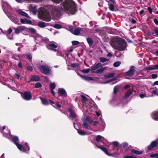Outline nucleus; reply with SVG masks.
<instances>
[{
  "mask_svg": "<svg viewBox=\"0 0 158 158\" xmlns=\"http://www.w3.org/2000/svg\"><path fill=\"white\" fill-rule=\"evenodd\" d=\"M60 8L51 6L52 15H56L64 11L68 14L73 15L77 11L76 5L74 2L72 0H65L60 4Z\"/></svg>",
  "mask_w": 158,
  "mask_h": 158,
  "instance_id": "1",
  "label": "nucleus"
},
{
  "mask_svg": "<svg viewBox=\"0 0 158 158\" xmlns=\"http://www.w3.org/2000/svg\"><path fill=\"white\" fill-rule=\"evenodd\" d=\"M110 45L114 49L122 51L126 48L127 44L124 40L117 37L112 39Z\"/></svg>",
  "mask_w": 158,
  "mask_h": 158,
  "instance_id": "2",
  "label": "nucleus"
},
{
  "mask_svg": "<svg viewBox=\"0 0 158 158\" xmlns=\"http://www.w3.org/2000/svg\"><path fill=\"white\" fill-rule=\"evenodd\" d=\"M38 17L40 19L46 21H49L51 17L49 11L43 7L40 8L38 12Z\"/></svg>",
  "mask_w": 158,
  "mask_h": 158,
  "instance_id": "3",
  "label": "nucleus"
},
{
  "mask_svg": "<svg viewBox=\"0 0 158 158\" xmlns=\"http://www.w3.org/2000/svg\"><path fill=\"white\" fill-rule=\"evenodd\" d=\"M39 70L42 73L48 75L51 73V70L50 68L47 65H41L39 67Z\"/></svg>",
  "mask_w": 158,
  "mask_h": 158,
  "instance_id": "4",
  "label": "nucleus"
},
{
  "mask_svg": "<svg viewBox=\"0 0 158 158\" xmlns=\"http://www.w3.org/2000/svg\"><path fill=\"white\" fill-rule=\"evenodd\" d=\"M20 94L22 98L25 100H30L32 98V95L30 92L25 91L24 92H22Z\"/></svg>",
  "mask_w": 158,
  "mask_h": 158,
  "instance_id": "5",
  "label": "nucleus"
},
{
  "mask_svg": "<svg viewBox=\"0 0 158 158\" xmlns=\"http://www.w3.org/2000/svg\"><path fill=\"white\" fill-rule=\"evenodd\" d=\"M25 144L27 146L26 149L23 147V146L18 143L16 144V145L19 150L26 152L27 151H28L30 150V148L27 143H25Z\"/></svg>",
  "mask_w": 158,
  "mask_h": 158,
  "instance_id": "6",
  "label": "nucleus"
},
{
  "mask_svg": "<svg viewBox=\"0 0 158 158\" xmlns=\"http://www.w3.org/2000/svg\"><path fill=\"white\" fill-rule=\"evenodd\" d=\"M85 30V29L78 27L75 29L73 34L76 35H80L81 32L84 31Z\"/></svg>",
  "mask_w": 158,
  "mask_h": 158,
  "instance_id": "7",
  "label": "nucleus"
},
{
  "mask_svg": "<svg viewBox=\"0 0 158 158\" xmlns=\"http://www.w3.org/2000/svg\"><path fill=\"white\" fill-rule=\"evenodd\" d=\"M26 27L23 26H20L17 28H14L15 30V33L16 34H18L25 30Z\"/></svg>",
  "mask_w": 158,
  "mask_h": 158,
  "instance_id": "8",
  "label": "nucleus"
},
{
  "mask_svg": "<svg viewBox=\"0 0 158 158\" xmlns=\"http://www.w3.org/2000/svg\"><path fill=\"white\" fill-rule=\"evenodd\" d=\"M158 143L157 140H155L152 141L151 143L147 147L148 150H151L154 148H155L158 145Z\"/></svg>",
  "mask_w": 158,
  "mask_h": 158,
  "instance_id": "9",
  "label": "nucleus"
},
{
  "mask_svg": "<svg viewBox=\"0 0 158 158\" xmlns=\"http://www.w3.org/2000/svg\"><path fill=\"white\" fill-rule=\"evenodd\" d=\"M89 118H87L83 121V126L85 129L88 130L89 125L88 123L89 122L90 123H92L91 122H90L89 120Z\"/></svg>",
  "mask_w": 158,
  "mask_h": 158,
  "instance_id": "10",
  "label": "nucleus"
},
{
  "mask_svg": "<svg viewBox=\"0 0 158 158\" xmlns=\"http://www.w3.org/2000/svg\"><path fill=\"white\" fill-rule=\"evenodd\" d=\"M16 12L21 16H24L27 18H29L28 14L21 10H18L16 11Z\"/></svg>",
  "mask_w": 158,
  "mask_h": 158,
  "instance_id": "11",
  "label": "nucleus"
},
{
  "mask_svg": "<svg viewBox=\"0 0 158 158\" xmlns=\"http://www.w3.org/2000/svg\"><path fill=\"white\" fill-rule=\"evenodd\" d=\"M58 47L57 44L54 42H51L49 43L48 44L47 47L48 48L50 49V48H56Z\"/></svg>",
  "mask_w": 158,
  "mask_h": 158,
  "instance_id": "12",
  "label": "nucleus"
},
{
  "mask_svg": "<svg viewBox=\"0 0 158 158\" xmlns=\"http://www.w3.org/2000/svg\"><path fill=\"white\" fill-rule=\"evenodd\" d=\"M102 64L101 63H98L96 65L92 66L90 68V70L93 72H94V70H97L99 67H102Z\"/></svg>",
  "mask_w": 158,
  "mask_h": 158,
  "instance_id": "13",
  "label": "nucleus"
},
{
  "mask_svg": "<svg viewBox=\"0 0 158 158\" xmlns=\"http://www.w3.org/2000/svg\"><path fill=\"white\" fill-rule=\"evenodd\" d=\"M49 102L52 106L55 108H56V107L58 108H60L61 107V105L57 102H54L51 100H49Z\"/></svg>",
  "mask_w": 158,
  "mask_h": 158,
  "instance_id": "14",
  "label": "nucleus"
},
{
  "mask_svg": "<svg viewBox=\"0 0 158 158\" xmlns=\"http://www.w3.org/2000/svg\"><path fill=\"white\" fill-rule=\"evenodd\" d=\"M58 93L60 95L64 97L67 96V93L65 90L63 88H60L59 89Z\"/></svg>",
  "mask_w": 158,
  "mask_h": 158,
  "instance_id": "15",
  "label": "nucleus"
},
{
  "mask_svg": "<svg viewBox=\"0 0 158 158\" xmlns=\"http://www.w3.org/2000/svg\"><path fill=\"white\" fill-rule=\"evenodd\" d=\"M107 69V68L106 67H101L100 69H97L94 72L95 73L97 74H102L103 72Z\"/></svg>",
  "mask_w": 158,
  "mask_h": 158,
  "instance_id": "16",
  "label": "nucleus"
},
{
  "mask_svg": "<svg viewBox=\"0 0 158 158\" xmlns=\"http://www.w3.org/2000/svg\"><path fill=\"white\" fill-rule=\"evenodd\" d=\"M69 112L70 113V116L73 118H75L76 117V114L73 111L72 109L71 108H69L68 110Z\"/></svg>",
  "mask_w": 158,
  "mask_h": 158,
  "instance_id": "17",
  "label": "nucleus"
},
{
  "mask_svg": "<svg viewBox=\"0 0 158 158\" xmlns=\"http://www.w3.org/2000/svg\"><path fill=\"white\" fill-rule=\"evenodd\" d=\"M20 22L22 24H31V20H27L26 19H23L20 18Z\"/></svg>",
  "mask_w": 158,
  "mask_h": 158,
  "instance_id": "18",
  "label": "nucleus"
},
{
  "mask_svg": "<svg viewBox=\"0 0 158 158\" xmlns=\"http://www.w3.org/2000/svg\"><path fill=\"white\" fill-rule=\"evenodd\" d=\"M155 69H158V64L152 65L147 68V70H153Z\"/></svg>",
  "mask_w": 158,
  "mask_h": 158,
  "instance_id": "19",
  "label": "nucleus"
},
{
  "mask_svg": "<svg viewBox=\"0 0 158 158\" xmlns=\"http://www.w3.org/2000/svg\"><path fill=\"white\" fill-rule=\"evenodd\" d=\"M152 116L154 120H158V111L153 112L152 115Z\"/></svg>",
  "mask_w": 158,
  "mask_h": 158,
  "instance_id": "20",
  "label": "nucleus"
},
{
  "mask_svg": "<svg viewBox=\"0 0 158 158\" xmlns=\"http://www.w3.org/2000/svg\"><path fill=\"white\" fill-rule=\"evenodd\" d=\"M31 80L32 81H40V78L37 75L32 76L31 78Z\"/></svg>",
  "mask_w": 158,
  "mask_h": 158,
  "instance_id": "21",
  "label": "nucleus"
},
{
  "mask_svg": "<svg viewBox=\"0 0 158 158\" xmlns=\"http://www.w3.org/2000/svg\"><path fill=\"white\" fill-rule=\"evenodd\" d=\"M97 146L98 148H100V149L102 150L107 155L109 156L110 155L108 152V151L106 148L104 147H103L102 146Z\"/></svg>",
  "mask_w": 158,
  "mask_h": 158,
  "instance_id": "22",
  "label": "nucleus"
},
{
  "mask_svg": "<svg viewBox=\"0 0 158 158\" xmlns=\"http://www.w3.org/2000/svg\"><path fill=\"white\" fill-rule=\"evenodd\" d=\"M12 30L11 28H9L8 30V31L7 32V36L8 38L10 40H12L13 39V34L11 35V37H9V36L10 35V34L12 33Z\"/></svg>",
  "mask_w": 158,
  "mask_h": 158,
  "instance_id": "23",
  "label": "nucleus"
},
{
  "mask_svg": "<svg viewBox=\"0 0 158 158\" xmlns=\"http://www.w3.org/2000/svg\"><path fill=\"white\" fill-rule=\"evenodd\" d=\"M131 151L132 152L135 153L136 155H140L142 154L143 153V151H139L138 150L134 149H132L131 150Z\"/></svg>",
  "mask_w": 158,
  "mask_h": 158,
  "instance_id": "24",
  "label": "nucleus"
},
{
  "mask_svg": "<svg viewBox=\"0 0 158 158\" xmlns=\"http://www.w3.org/2000/svg\"><path fill=\"white\" fill-rule=\"evenodd\" d=\"M132 91L131 89H130L128 91H127L125 94L124 95V98H128L131 95L132 93Z\"/></svg>",
  "mask_w": 158,
  "mask_h": 158,
  "instance_id": "25",
  "label": "nucleus"
},
{
  "mask_svg": "<svg viewBox=\"0 0 158 158\" xmlns=\"http://www.w3.org/2000/svg\"><path fill=\"white\" fill-rule=\"evenodd\" d=\"M150 90L152 93L155 95L157 94L158 92V89L156 88H152L150 89Z\"/></svg>",
  "mask_w": 158,
  "mask_h": 158,
  "instance_id": "26",
  "label": "nucleus"
},
{
  "mask_svg": "<svg viewBox=\"0 0 158 158\" xmlns=\"http://www.w3.org/2000/svg\"><path fill=\"white\" fill-rule=\"evenodd\" d=\"M38 26L41 28H44L47 26V25L45 22H40L38 23Z\"/></svg>",
  "mask_w": 158,
  "mask_h": 158,
  "instance_id": "27",
  "label": "nucleus"
},
{
  "mask_svg": "<svg viewBox=\"0 0 158 158\" xmlns=\"http://www.w3.org/2000/svg\"><path fill=\"white\" fill-rule=\"evenodd\" d=\"M114 73H111L105 75L104 77L106 79L114 77Z\"/></svg>",
  "mask_w": 158,
  "mask_h": 158,
  "instance_id": "28",
  "label": "nucleus"
},
{
  "mask_svg": "<svg viewBox=\"0 0 158 158\" xmlns=\"http://www.w3.org/2000/svg\"><path fill=\"white\" fill-rule=\"evenodd\" d=\"M40 99L42 103L45 105L48 104V102L47 100L44 98H43L42 97L40 98Z\"/></svg>",
  "mask_w": 158,
  "mask_h": 158,
  "instance_id": "29",
  "label": "nucleus"
},
{
  "mask_svg": "<svg viewBox=\"0 0 158 158\" xmlns=\"http://www.w3.org/2000/svg\"><path fill=\"white\" fill-rule=\"evenodd\" d=\"M12 140L15 144L18 143V142L19 141V138L17 136H14Z\"/></svg>",
  "mask_w": 158,
  "mask_h": 158,
  "instance_id": "30",
  "label": "nucleus"
},
{
  "mask_svg": "<svg viewBox=\"0 0 158 158\" xmlns=\"http://www.w3.org/2000/svg\"><path fill=\"white\" fill-rule=\"evenodd\" d=\"M87 41L89 46L92 45L93 44L92 40L89 37H88L87 39Z\"/></svg>",
  "mask_w": 158,
  "mask_h": 158,
  "instance_id": "31",
  "label": "nucleus"
},
{
  "mask_svg": "<svg viewBox=\"0 0 158 158\" xmlns=\"http://www.w3.org/2000/svg\"><path fill=\"white\" fill-rule=\"evenodd\" d=\"M77 131L78 133L81 135H84L86 134V132L85 131L81 130H79L78 129H77Z\"/></svg>",
  "mask_w": 158,
  "mask_h": 158,
  "instance_id": "32",
  "label": "nucleus"
},
{
  "mask_svg": "<svg viewBox=\"0 0 158 158\" xmlns=\"http://www.w3.org/2000/svg\"><path fill=\"white\" fill-rule=\"evenodd\" d=\"M50 88L51 90L54 89L56 87V84L55 83H51L50 85Z\"/></svg>",
  "mask_w": 158,
  "mask_h": 158,
  "instance_id": "33",
  "label": "nucleus"
},
{
  "mask_svg": "<svg viewBox=\"0 0 158 158\" xmlns=\"http://www.w3.org/2000/svg\"><path fill=\"white\" fill-rule=\"evenodd\" d=\"M31 11L33 14L35 15L37 13V9L36 7H32L31 8Z\"/></svg>",
  "mask_w": 158,
  "mask_h": 158,
  "instance_id": "34",
  "label": "nucleus"
},
{
  "mask_svg": "<svg viewBox=\"0 0 158 158\" xmlns=\"http://www.w3.org/2000/svg\"><path fill=\"white\" fill-rule=\"evenodd\" d=\"M101 62L104 63L106 61H108L109 60L104 57H102L99 58Z\"/></svg>",
  "mask_w": 158,
  "mask_h": 158,
  "instance_id": "35",
  "label": "nucleus"
},
{
  "mask_svg": "<svg viewBox=\"0 0 158 158\" xmlns=\"http://www.w3.org/2000/svg\"><path fill=\"white\" fill-rule=\"evenodd\" d=\"M121 63L120 61H116L113 64V66L115 67H118L121 64Z\"/></svg>",
  "mask_w": 158,
  "mask_h": 158,
  "instance_id": "36",
  "label": "nucleus"
},
{
  "mask_svg": "<svg viewBox=\"0 0 158 158\" xmlns=\"http://www.w3.org/2000/svg\"><path fill=\"white\" fill-rule=\"evenodd\" d=\"M109 8L110 10L111 11H114V5L112 4L108 3Z\"/></svg>",
  "mask_w": 158,
  "mask_h": 158,
  "instance_id": "37",
  "label": "nucleus"
},
{
  "mask_svg": "<svg viewBox=\"0 0 158 158\" xmlns=\"http://www.w3.org/2000/svg\"><path fill=\"white\" fill-rule=\"evenodd\" d=\"M119 86H116L114 87L113 92L114 94H116L117 93L119 89Z\"/></svg>",
  "mask_w": 158,
  "mask_h": 158,
  "instance_id": "38",
  "label": "nucleus"
},
{
  "mask_svg": "<svg viewBox=\"0 0 158 158\" xmlns=\"http://www.w3.org/2000/svg\"><path fill=\"white\" fill-rule=\"evenodd\" d=\"M102 138V137L100 135H98L96 138V140L98 142H99L100 141H101V140Z\"/></svg>",
  "mask_w": 158,
  "mask_h": 158,
  "instance_id": "39",
  "label": "nucleus"
},
{
  "mask_svg": "<svg viewBox=\"0 0 158 158\" xmlns=\"http://www.w3.org/2000/svg\"><path fill=\"white\" fill-rule=\"evenodd\" d=\"M42 87V85L41 84L40 82H37L36 83L35 85V87L36 88H40Z\"/></svg>",
  "mask_w": 158,
  "mask_h": 158,
  "instance_id": "40",
  "label": "nucleus"
},
{
  "mask_svg": "<svg viewBox=\"0 0 158 158\" xmlns=\"http://www.w3.org/2000/svg\"><path fill=\"white\" fill-rule=\"evenodd\" d=\"M134 72L131 71L130 70L126 73V74L128 76H133L134 75Z\"/></svg>",
  "mask_w": 158,
  "mask_h": 158,
  "instance_id": "41",
  "label": "nucleus"
},
{
  "mask_svg": "<svg viewBox=\"0 0 158 158\" xmlns=\"http://www.w3.org/2000/svg\"><path fill=\"white\" fill-rule=\"evenodd\" d=\"M29 30L33 34H35L36 32V30L33 28H30Z\"/></svg>",
  "mask_w": 158,
  "mask_h": 158,
  "instance_id": "42",
  "label": "nucleus"
},
{
  "mask_svg": "<svg viewBox=\"0 0 158 158\" xmlns=\"http://www.w3.org/2000/svg\"><path fill=\"white\" fill-rule=\"evenodd\" d=\"M152 52L154 55L158 56V50L154 49L152 51Z\"/></svg>",
  "mask_w": 158,
  "mask_h": 158,
  "instance_id": "43",
  "label": "nucleus"
},
{
  "mask_svg": "<svg viewBox=\"0 0 158 158\" xmlns=\"http://www.w3.org/2000/svg\"><path fill=\"white\" fill-rule=\"evenodd\" d=\"M54 27L57 29H60L62 28V26L59 24H55L54 25Z\"/></svg>",
  "mask_w": 158,
  "mask_h": 158,
  "instance_id": "44",
  "label": "nucleus"
},
{
  "mask_svg": "<svg viewBox=\"0 0 158 158\" xmlns=\"http://www.w3.org/2000/svg\"><path fill=\"white\" fill-rule=\"evenodd\" d=\"M72 43L73 45L75 46L79 44V42L77 41H73Z\"/></svg>",
  "mask_w": 158,
  "mask_h": 158,
  "instance_id": "45",
  "label": "nucleus"
},
{
  "mask_svg": "<svg viewBox=\"0 0 158 158\" xmlns=\"http://www.w3.org/2000/svg\"><path fill=\"white\" fill-rule=\"evenodd\" d=\"M123 147L125 148H127L128 146V144L127 143H124L122 144Z\"/></svg>",
  "mask_w": 158,
  "mask_h": 158,
  "instance_id": "46",
  "label": "nucleus"
},
{
  "mask_svg": "<svg viewBox=\"0 0 158 158\" xmlns=\"http://www.w3.org/2000/svg\"><path fill=\"white\" fill-rule=\"evenodd\" d=\"M75 29V27L72 26H70L69 27V31L72 33H73Z\"/></svg>",
  "mask_w": 158,
  "mask_h": 158,
  "instance_id": "47",
  "label": "nucleus"
},
{
  "mask_svg": "<svg viewBox=\"0 0 158 158\" xmlns=\"http://www.w3.org/2000/svg\"><path fill=\"white\" fill-rule=\"evenodd\" d=\"M81 98H82V100H83V102H86L87 100V98L85 96L83 95H81Z\"/></svg>",
  "mask_w": 158,
  "mask_h": 158,
  "instance_id": "48",
  "label": "nucleus"
},
{
  "mask_svg": "<svg viewBox=\"0 0 158 158\" xmlns=\"http://www.w3.org/2000/svg\"><path fill=\"white\" fill-rule=\"evenodd\" d=\"M71 66L73 68H75L77 67H78L79 66V64L77 63L72 64H71Z\"/></svg>",
  "mask_w": 158,
  "mask_h": 158,
  "instance_id": "49",
  "label": "nucleus"
},
{
  "mask_svg": "<svg viewBox=\"0 0 158 158\" xmlns=\"http://www.w3.org/2000/svg\"><path fill=\"white\" fill-rule=\"evenodd\" d=\"M112 143L113 144L114 147H118L119 146V143L118 142H114Z\"/></svg>",
  "mask_w": 158,
  "mask_h": 158,
  "instance_id": "50",
  "label": "nucleus"
},
{
  "mask_svg": "<svg viewBox=\"0 0 158 158\" xmlns=\"http://www.w3.org/2000/svg\"><path fill=\"white\" fill-rule=\"evenodd\" d=\"M116 78H112L111 79H110V80H109L108 81L105 82L103 84H106V83H109L110 82H111L113 81H114V80H116Z\"/></svg>",
  "mask_w": 158,
  "mask_h": 158,
  "instance_id": "51",
  "label": "nucleus"
},
{
  "mask_svg": "<svg viewBox=\"0 0 158 158\" xmlns=\"http://www.w3.org/2000/svg\"><path fill=\"white\" fill-rule=\"evenodd\" d=\"M54 3H59L63 0H51Z\"/></svg>",
  "mask_w": 158,
  "mask_h": 158,
  "instance_id": "52",
  "label": "nucleus"
},
{
  "mask_svg": "<svg viewBox=\"0 0 158 158\" xmlns=\"http://www.w3.org/2000/svg\"><path fill=\"white\" fill-rule=\"evenodd\" d=\"M158 153H153L152 154H151L150 155V156L152 158H153L154 157H156L158 155Z\"/></svg>",
  "mask_w": 158,
  "mask_h": 158,
  "instance_id": "53",
  "label": "nucleus"
},
{
  "mask_svg": "<svg viewBox=\"0 0 158 158\" xmlns=\"http://www.w3.org/2000/svg\"><path fill=\"white\" fill-rule=\"evenodd\" d=\"M90 70V69H86L83 70H82V72L85 73H87L89 72Z\"/></svg>",
  "mask_w": 158,
  "mask_h": 158,
  "instance_id": "54",
  "label": "nucleus"
},
{
  "mask_svg": "<svg viewBox=\"0 0 158 158\" xmlns=\"http://www.w3.org/2000/svg\"><path fill=\"white\" fill-rule=\"evenodd\" d=\"M12 21L15 23L18 24L19 22V21L16 18H14L13 19Z\"/></svg>",
  "mask_w": 158,
  "mask_h": 158,
  "instance_id": "55",
  "label": "nucleus"
},
{
  "mask_svg": "<svg viewBox=\"0 0 158 158\" xmlns=\"http://www.w3.org/2000/svg\"><path fill=\"white\" fill-rule=\"evenodd\" d=\"M99 123V122L98 121H94L92 123H92V125L93 126H95L97 125Z\"/></svg>",
  "mask_w": 158,
  "mask_h": 158,
  "instance_id": "56",
  "label": "nucleus"
},
{
  "mask_svg": "<svg viewBox=\"0 0 158 158\" xmlns=\"http://www.w3.org/2000/svg\"><path fill=\"white\" fill-rule=\"evenodd\" d=\"M26 57L29 60H31L32 59V56L31 55H27Z\"/></svg>",
  "mask_w": 158,
  "mask_h": 158,
  "instance_id": "57",
  "label": "nucleus"
},
{
  "mask_svg": "<svg viewBox=\"0 0 158 158\" xmlns=\"http://www.w3.org/2000/svg\"><path fill=\"white\" fill-rule=\"evenodd\" d=\"M124 158H136L134 156H127L124 157Z\"/></svg>",
  "mask_w": 158,
  "mask_h": 158,
  "instance_id": "58",
  "label": "nucleus"
},
{
  "mask_svg": "<svg viewBox=\"0 0 158 158\" xmlns=\"http://www.w3.org/2000/svg\"><path fill=\"white\" fill-rule=\"evenodd\" d=\"M130 21H131V23L132 24H135L136 23V20L135 19H131V20Z\"/></svg>",
  "mask_w": 158,
  "mask_h": 158,
  "instance_id": "59",
  "label": "nucleus"
},
{
  "mask_svg": "<svg viewBox=\"0 0 158 158\" xmlns=\"http://www.w3.org/2000/svg\"><path fill=\"white\" fill-rule=\"evenodd\" d=\"M27 70L31 71H32L33 70V68L31 66H28L27 67Z\"/></svg>",
  "mask_w": 158,
  "mask_h": 158,
  "instance_id": "60",
  "label": "nucleus"
},
{
  "mask_svg": "<svg viewBox=\"0 0 158 158\" xmlns=\"http://www.w3.org/2000/svg\"><path fill=\"white\" fill-rule=\"evenodd\" d=\"M154 31L157 36H158V28H156L154 29Z\"/></svg>",
  "mask_w": 158,
  "mask_h": 158,
  "instance_id": "61",
  "label": "nucleus"
},
{
  "mask_svg": "<svg viewBox=\"0 0 158 158\" xmlns=\"http://www.w3.org/2000/svg\"><path fill=\"white\" fill-rule=\"evenodd\" d=\"M148 11L149 12L150 14H152V8L150 7H148Z\"/></svg>",
  "mask_w": 158,
  "mask_h": 158,
  "instance_id": "62",
  "label": "nucleus"
},
{
  "mask_svg": "<svg viewBox=\"0 0 158 158\" xmlns=\"http://www.w3.org/2000/svg\"><path fill=\"white\" fill-rule=\"evenodd\" d=\"M18 67L21 69L23 68V66L22 64L20 62L18 64Z\"/></svg>",
  "mask_w": 158,
  "mask_h": 158,
  "instance_id": "63",
  "label": "nucleus"
},
{
  "mask_svg": "<svg viewBox=\"0 0 158 158\" xmlns=\"http://www.w3.org/2000/svg\"><path fill=\"white\" fill-rule=\"evenodd\" d=\"M157 77V75L156 74H152V77L153 79L156 78Z\"/></svg>",
  "mask_w": 158,
  "mask_h": 158,
  "instance_id": "64",
  "label": "nucleus"
}]
</instances>
